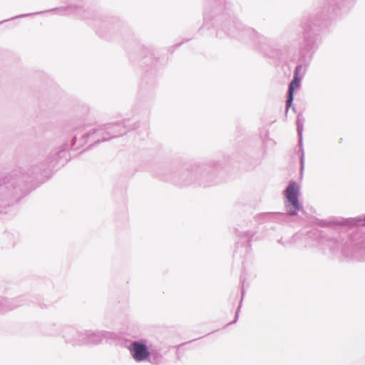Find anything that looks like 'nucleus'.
<instances>
[{"mask_svg": "<svg viewBox=\"0 0 365 365\" xmlns=\"http://www.w3.org/2000/svg\"><path fill=\"white\" fill-rule=\"evenodd\" d=\"M300 69H301V66H297L296 67V69H295V71H294V77H298L299 73L300 71Z\"/></svg>", "mask_w": 365, "mask_h": 365, "instance_id": "obj_4", "label": "nucleus"}, {"mask_svg": "<svg viewBox=\"0 0 365 365\" xmlns=\"http://www.w3.org/2000/svg\"><path fill=\"white\" fill-rule=\"evenodd\" d=\"M4 302L2 301H0V310L3 309Z\"/></svg>", "mask_w": 365, "mask_h": 365, "instance_id": "obj_5", "label": "nucleus"}, {"mask_svg": "<svg viewBox=\"0 0 365 365\" xmlns=\"http://www.w3.org/2000/svg\"><path fill=\"white\" fill-rule=\"evenodd\" d=\"M129 350L133 359L137 361H144L150 356L147 346L137 341L130 344Z\"/></svg>", "mask_w": 365, "mask_h": 365, "instance_id": "obj_2", "label": "nucleus"}, {"mask_svg": "<svg viewBox=\"0 0 365 365\" xmlns=\"http://www.w3.org/2000/svg\"><path fill=\"white\" fill-rule=\"evenodd\" d=\"M299 77H294V79L290 83L289 86L288 98L287 100V108H288L292 105L293 101L294 91L299 86Z\"/></svg>", "mask_w": 365, "mask_h": 365, "instance_id": "obj_3", "label": "nucleus"}, {"mask_svg": "<svg viewBox=\"0 0 365 365\" xmlns=\"http://www.w3.org/2000/svg\"><path fill=\"white\" fill-rule=\"evenodd\" d=\"M299 187L295 182L289 185L285 191L286 197L289 203L287 210L290 215H296L299 210L298 202Z\"/></svg>", "mask_w": 365, "mask_h": 365, "instance_id": "obj_1", "label": "nucleus"}]
</instances>
